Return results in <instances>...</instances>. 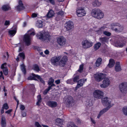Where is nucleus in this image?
Listing matches in <instances>:
<instances>
[{
	"label": "nucleus",
	"mask_w": 127,
	"mask_h": 127,
	"mask_svg": "<svg viewBox=\"0 0 127 127\" xmlns=\"http://www.w3.org/2000/svg\"><path fill=\"white\" fill-rule=\"evenodd\" d=\"M67 60L66 56H64L62 58V56H60L58 57H53L51 59V62L53 65H60L61 66H63Z\"/></svg>",
	"instance_id": "nucleus-1"
},
{
	"label": "nucleus",
	"mask_w": 127,
	"mask_h": 127,
	"mask_svg": "<svg viewBox=\"0 0 127 127\" xmlns=\"http://www.w3.org/2000/svg\"><path fill=\"white\" fill-rule=\"evenodd\" d=\"M125 42H120L118 41L116 42V43H113V45L116 47H122L125 45Z\"/></svg>",
	"instance_id": "nucleus-18"
},
{
	"label": "nucleus",
	"mask_w": 127,
	"mask_h": 127,
	"mask_svg": "<svg viewBox=\"0 0 127 127\" xmlns=\"http://www.w3.org/2000/svg\"><path fill=\"white\" fill-rule=\"evenodd\" d=\"M35 34L34 31L32 29L28 31L24 37L23 40L26 45L28 46L31 44V36Z\"/></svg>",
	"instance_id": "nucleus-2"
},
{
	"label": "nucleus",
	"mask_w": 127,
	"mask_h": 127,
	"mask_svg": "<svg viewBox=\"0 0 127 127\" xmlns=\"http://www.w3.org/2000/svg\"><path fill=\"white\" fill-rule=\"evenodd\" d=\"M74 102V100L73 99L72 97L71 96H69L65 100V104L68 106Z\"/></svg>",
	"instance_id": "nucleus-14"
},
{
	"label": "nucleus",
	"mask_w": 127,
	"mask_h": 127,
	"mask_svg": "<svg viewBox=\"0 0 127 127\" xmlns=\"http://www.w3.org/2000/svg\"><path fill=\"white\" fill-rule=\"evenodd\" d=\"M20 57L21 59H24L25 58V55L24 53H20L19 54Z\"/></svg>",
	"instance_id": "nucleus-41"
},
{
	"label": "nucleus",
	"mask_w": 127,
	"mask_h": 127,
	"mask_svg": "<svg viewBox=\"0 0 127 127\" xmlns=\"http://www.w3.org/2000/svg\"><path fill=\"white\" fill-rule=\"evenodd\" d=\"M54 12L52 9H50L48 11L46 16L48 18H51L54 16Z\"/></svg>",
	"instance_id": "nucleus-25"
},
{
	"label": "nucleus",
	"mask_w": 127,
	"mask_h": 127,
	"mask_svg": "<svg viewBox=\"0 0 127 127\" xmlns=\"http://www.w3.org/2000/svg\"><path fill=\"white\" fill-rule=\"evenodd\" d=\"M54 80L52 78H50L48 81V84L49 85H51L53 83Z\"/></svg>",
	"instance_id": "nucleus-44"
},
{
	"label": "nucleus",
	"mask_w": 127,
	"mask_h": 127,
	"mask_svg": "<svg viewBox=\"0 0 127 127\" xmlns=\"http://www.w3.org/2000/svg\"><path fill=\"white\" fill-rule=\"evenodd\" d=\"M65 26L66 30H69L73 27V24L72 22L69 21L66 22Z\"/></svg>",
	"instance_id": "nucleus-15"
},
{
	"label": "nucleus",
	"mask_w": 127,
	"mask_h": 127,
	"mask_svg": "<svg viewBox=\"0 0 127 127\" xmlns=\"http://www.w3.org/2000/svg\"><path fill=\"white\" fill-rule=\"evenodd\" d=\"M105 27L104 26H103L100 28L99 31H104V29L105 28Z\"/></svg>",
	"instance_id": "nucleus-58"
},
{
	"label": "nucleus",
	"mask_w": 127,
	"mask_h": 127,
	"mask_svg": "<svg viewBox=\"0 0 127 127\" xmlns=\"http://www.w3.org/2000/svg\"><path fill=\"white\" fill-rule=\"evenodd\" d=\"M46 1L54 5L55 4L54 0H46Z\"/></svg>",
	"instance_id": "nucleus-46"
},
{
	"label": "nucleus",
	"mask_w": 127,
	"mask_h": 127,
	"mask_svg": "<svg viewBox=\"0 0 127 127\" xmlns=\"http://www.w3.org/2000/svg\"><path fill=\"white\" fill-rule=\"evenodd\" d=\"M82 44L83 48H88L91 47L93 45V43L89 40L85 39L83 41Z\"/></svg>",
	"instance_id": "nucleus-6"
},
{
	"label": "nucleus",
	"mask_w": 127,
	"mask_h": 127,
	"mask_svg": "<svg viewBox=\"0 0 127 127\" xmlns=\"http://www.w3.org/2000/svg\"><path fill=\"white\" fill-rule=\"evenodd\" d=\"M122 111L124 115L127 116V106L124 107L122 109Z\"/></svg>",
	"instance_id": "nucleus-35"
},
{
	"label": "nucleus",
	"mask_w": 127,
	"mask_h": 127,
	"mask_svg": "<svg viewBox=\"0 0 127 127\" xmlns=\"http://www.w3.org/2000/svg\"><path fill=\"white\" fill-rule=\"evenodd\" d=\"M57 14L58 15L62 16L64 14V12L63 11H61L58 12Z\"/></svg>",
	"instance_id": "nucleus-53"
},
{
	"label": "nucleus",
	"mask_w": 127,
	"mask_h": 127,
	"mask_svg": "<svg viewBox=\"0 0 127 127\" xmlns=\"http://www.w3.org/2000/svg\"><path fill=\"white\" fill-rule=\"evenodd\" d=\"M47 104L49 106L52 107H55L57 105V103L56 102L52 101H50L47 103Z\"/></svg>",
	"instance_id": "nucleus-20"
},
{
	"label": "nucleus",
	"mask_w": 127,
	"mask_h": 127,
	"mask_svg": "<svg viewBox=\"0 0 127 127\" xmlns=\"http://www.w3.org/2000/svg\"><path fill=\"white\" fill-rule=\"evenodd\" d=\"M103 34L105 35L108 36H110L111 35V33L110 32H108L105 31L104 32Z\"/></svg>",
	"instance_id": "nucleus-47"
},
{
	"label": "nucleus",
	"mask_w": 127,
	"mask_h": 127,
	"mask_svg": "<svg viewBox=\"0 0 127 127\" xmlns=\"http://www.w3.org/2000/svg\"><path fill=\"white\" fill-rule=\"evenodd\" d=\"M76 13L77 16L79 17L84 16L86 14V12L83 8H79L77 9Z\"/></svg>",
	"instance_id": "nucleus-10"
},
{
	"label": "nucleus",
	"mask_w": 127,
	"mask_h": 127,
	"mask_svg": "<svg viewBox=\"0 0 127 127\" xmlns=\"http://www.w3.org/2000/svg\"><path fill=\"white\" fill-rule=\"evenodd\" d=\"M55 82L57 84H58L60 83V81L59 80H58L55 81Z\"/></svg>",
	"instance_id": "nucleus-59"
},
{
	"label": "nucleus",
	"mask_w": 127,
	"mask_h": 127,
	"mask_svg": "<svg viewBox=\"0 0 127 127\" xmlns=\"http://www.w3.org/2000/svg\"><path fill=\"white\" fill-rule=\"evenodd\" d=\"M124 37H120L119 36H117L115 37V39L116 41L118 40V41H121L123 39Z\"/></svg>",
	"instance_id": "nucleus-39"
},
{
	"label": "nucleus",
	"mask_w": 127,
	"mask_h": 127,
	"mask_svg": "<svg viewBox=\"0 0 127 127\" xmlns=\"http://www.w3.org/2000/svg\"><path fill=\"white\" fill-rule=\"evenodd\" d=\"M44 53L46 54V55H48L49 53V52L48 50H46L45 51H44Z\"/></svg>",
	"instance_id": "nucleus-60"
},
{
	"label": "nucleus",
	"mask_w": 127,
	"mask_h": 127,
	"mask_svg": "<svg viewBox=\"0 0 127 127\" xmlns=\"http://www.w3.org/2000/svg\"><path fill=\"white\" fill-rule=\"evenodd\" d=\"M119 88L120 91L123 93H127V83H123L119 85Z\"/></svg>",
	"instance_id": "nucleus-7"
},
{
	"label": "nucleus",
	"mask_w": 127,
	"mask_h": 127,
	"mask_svg": "<svg viewBox=\"0 0 127 127\" xmlns=\"http://www.w3.org/2000/svg\"><path fill=\"white\" fill-rule=\"evenodd\" d=\"M20 66L21 70L22 72L24 74H25L26 73V71L24 65L23 64L21 65Z\"/></svg>",
	"instance_id": "nucleus-37"
},
{
	"label": "nucleus",
	"mask_w": 127,
	"mask_h": 127,
	"mask_svg": "<svg viewBox=\"0 0 127 127\" xmlns=\"http://www.w3.org/2000/svg\"><path fill=\"white\" fill-rule=\"evenodd\" d=\"M99 40L102 43H103L107 42L108 41V38L106 37L100 38Z\"/></svg>",
	"instance_id": "nucleus-28"
},
{
	"label": "nucleus",
	"mask_w": 127,
	"mask_h": 127,
	"mask_svg": "<svg viewBox=\"0 0 127 127\" xmlns=\"http://www.w3.org/2000/svg\"><path fill=\"white\" fill-rule=\"evenodd\" d=\"M86 81V79H80L78 81V84L75 87V90H77L78 88L82 86L83 83Z\"/></svg>",
	"instance_id": "nucleus-17"
},
{
	"label": "nucleus",
	"mask_w": 127,
	"mask_h": 127,
	"mask_svg": "<svg viewBox=\"0 0 127 127\" xmlns=\"http://www.w3.org/2000/svg\"><path fill=\"white\" fill-rule=\"evenodd\" d=\"M24 8V6L22 1L21 0H19V5L16 7L17 10L19 11L22 10Z\"/></svg>",
	"instance_id": "nucleus-22"
},
{
	"label": "nucleus",
	"mask_w": 127,
	"mask_h": 127,
	"mask_svg": "<svg viewBox=\"0 0 127 127\" xmlns=\"http://www.w3.org/2000/svg\"><path fill=\"white\" fill-rule=\"evenodd\" d=\"M101 2L99 1L98 0H95L92 3V5L94 7H99L101 4Z\"/></svg>",
	"instance_id": "nucleus-23"
},
{
	"label": "nucleus",
	"mask_w": 127,
	"mask_h": 127,
	"mask_svg": "<svg viewBox=\"0 0 127 127\" xmlns=\"http://www.w3.org/2000/svg\"><path fill=\"white\" fill-rule=\"evenodd\" d=\"M25 107L23 105H21L20 106V109L21 110H23L24 109Z\"/></svg>",
	"instance_id": "nucleus-55"
},
{
	"label": "nucleus",
	"mask_w": 127,
	"mask_h": 127,
	"mask_svg": "<svg viewBox=\"0 0 127 127\" xmlns=\"http://www.w3.org/2000/svg\"><path fill=\"white\" fill-rule=\"evenodd\" d=\"M105 76V75L100 73H97L94 75V77L95 80L98 82L101 80Z\"/></svg>",
	"instance_id": "nucleus-13"
},
{
	"label": "nucleus",
	"mask_w": 127,
	"mask_h": 127,
	"mask_svg": "<svg viewBox=\"0 0 127 127\" xmlns=\"http://www.w3.org/2000/svg\"><path fill=\"white\" fill-rule=\"evenodd\" d=\"M3 108L6 110H7L8 108V107L7 103L4 104L3 105Z\"/></svg>",
	"instance_id": "nucleus-48"
},
{
	"label": "nucleus",
	"mask_w": 127,
	"mask_h": 127,
	"mask_svg": "<svg viewBox=\"0 0 127 127\" xmlns=\"http://www.w3.org/2000/svg\"><path fill=\"white\" fill-rule=\"evenodd\" d=\"M43 23L41 20H38L37 22L36 26L39 28H42L43 27Z\"/></svg>",
	"instance_id": "nucleus-33"
},
{
	"label": "nucleus",
	"mask_w": 127,
	"mask_h": 127,
	"mask_svg": "<svg viewBox=\"0 0 127 127\" xmlns=\"http://www.w3.org/2000/svg\"><path fill=\"white\" fill-rule=\"evenodd\" d=\"M40 55H42L43 57H44L45 56V55H43V52H40Z\"/></svg>",
	"instance_id": "nucleus-63"
},
{
	"label": "nucleus",
	"mask_w": 127,
	"mask_h": 127,
	"mask_svg": "<svg viewBox=\"0 0 127 127\" xmlns=\"http://www.w3.org/2000/svg\"><path fill=\"white\" fill-rule=\"evenodd\" d=\"M57 43L61 46L64 45L66 43V39L63 36H60L57 38Z\"/></svg>",
	"instance_id": "nucleus-9"
},
{
	"label": "nucleus",
	"mask_w": 127,
	"mask_h": 127,
	"mask_svg": "<svg viewBox=\"0 0 127 127\" xmlns=\"http://www.w3.org/2000/svg\"><path fill=\"white\" fill-rule=\"evenodd\" d=\"M102 59L101 58H98L97 59L95 64V65L96 67L99 66L101 64Z\"/></svg>",
	"instance_id": "nucleus-31"
},
{
	"label": "nucleus",
	"mask_w": 127,
	"mask_h": 127,
	"mask_svg": "<svg viewBox=\"0 0 127 127\" xmlns=\"http://www.w3.org/2000/svg\"><path fill=\"white\" fill-rule=\"evenodd\" d=\"M41 95H39L37 96V101L36 103V104L37 105H39V103H41Z\"/></svg>",
	"instance_id": "nucleus-36"
},
{
	"label": "nucleus",
	"mask_w": 127,
	"mask_h": 127,
	"mask_svg": "<svg viewBox=\"0 0 127 127\" xmlns=\"http://www.w3.org/2000/svg\"><path fill=\"white\" fill-rule=\"evenodd\" d=\"M79 78V75L76 74H74L73 76V81L74 82H77Z\"/></svg>",
	"instance_id": "nucleus-29"
},
{
	"label": "nucleus",
	"mask_w": 127,
	"mask_h": 127,
	"mask_svg": "<svg viewBox=\"0 0 127 127\" xmlns=\"http://www.w3.org/2000/svg\"><path fill=\"white\" fill-rule=\"evenodd\" d=\"M51 89V87H49L48 88L46 89L43 92V94L44 95H46L48 91Z\"/></svg>",
	"instance_id": "nucleus-40"
},
{
	"label": "nucleus",
	"mask_w": 127,
	"mask_h": 127,
	"mask_svg": "<svg viewBox=\"0 0 127 127\" xmlns=\"http://www.w3.org/2000/svg\"><path fill=\"white\" fill-rule=\"evenodd\" d=\"M115 69L117 71H120L121 70V68L120 66V63L119 62H117L116 63Z\"/></svg>",
	"instance_id": "nucleus-27"
},
{
	"label": "nucleus",
	"mask_w": 127,
	"mask_h": 127,
	"mask_svg": "<svg viewBox=\"0 0 127 127\" xmlns=\"http://www.w3.org/2000/svg\"><path fill=\"white\" fill-rule=\"evenodd\" d=\"M101 43L98 42L96 43L94 45V48L95 50H96L98 49L101 46Z\"/></svg>",
	"instance_id": "nucleus-32"
},
{
	"label": "nucleus",
	"mask_w": 127,
	"mask_h": 127,
	"mask_svg": "<svg viewBox=\"0 0 127 127\" xmlns=\"http://www.w3.org/2000/svg\"><path fill=\"white\" fill-rule=\"evenodd\" d=\"M12 110V109H10L8 110L5 112V113L7 114H9L11 111Z\"/></svg>",
	"instance_id": "nucleus-54"
},
{
	"label": "nucleus",
	"mask_w": 127,
	"mask_h": 127,
	"mask_svg": "<svg viewBox=\"0 0 127 127\" xmlns=\"http://www.w3.org/2000/svg\"><path fill=\"white\" fill-rule=\"evenodd\" d=\"M4 57L5 58H7L8 57V52H6L5 53L4 56Z\"/></svg>",
	"instance_id": "nucleus-56"
},
{
	"label": "nucleus",
	"mask_w": 127,
	"mask_h": 127,
	"mask_svg": "<svg viewBox=\"0 0 127 127\" xmlns=\"http://www.w3.org/2000/svg\"><path fill=\"white\" fill-rule=\"evenodd\" d=\"M64 122L63 120L60 118H57L55 121L56 124L58 126L62 125Z\"/></svg>",
	"instance_id": "nucleus-26"
},
{
	"label": "nucleus",
	"mask_w": 127,
	"mask_h": 127,
	"mask_svg": "<svg viewBox=\"0 0 127 127\" xmlns=\"http://www.w3.org/2000/svg\"><path fill=\"white\" fill-rule=\"evenodd\" d=\"M110 99L107 97H105L102 98L101 102L103 105L110 107Z\"/></svg>",
	"instance_id": "nucleus-11"
},
{
	"label": "nucleus",
	"mask_w": 127,
	"mask_h": 127,
	"mask_svg": "<svg viewBox=\"0 0 127 127\" xmlns=\"http://www.w3.org/2000/svg\"><path fill=\"white\" fill-rule=\"evenodd\" d=\"M112 29L116 32H120L122 31L123 27L119 23H114L112 24Z\"/></svg>",
	"instance_id": "nucleus-5"
},
{
	"label": "nucleus",
	"mask_w": 127,
	"mask_h": 127,
	"mask_svg": "<svg viewBox=\"0 0 127 127\" xmlns=\"http://www.w3.org/2000/svg\"><path fill=\"white\" fill-rule=\"evenodd\" d=\"M2 9L4 11H6L10 9V8L8 5H4L2 7Z\"/></svg>",
	"instance_id": "nucleus-34"
},
{
	"label": "nucleus",
	"mask_w": 127,
	"mask_h": 127,
	"mask_svg": "<svg viewBox=\"0 0 127 127\" xmlns=\"http://www.w3.org/2000/svg\"><path fill=\"white\" fill-rule=\"evenodd\" d=\"M73 80H72L71 79H70L66 81V83L67 84H70L72 85L74 84Z\"/></svg>",
	"instance_id": "nucleus-43"
},
{
	"label": "nucleus",
	"mask_w": 127,
	"mask_h": 127,
	"mask_svg": "<svg viewBox=\"0 0 127 127\" xmlns=\"http://www.w3.org/2000/svg\"><path fill=\"white\" fill-rule=\"evenodd\" d=\"M26 113L25 112H23L22 113V115L23 117H25L26 116Z\"/></svg>",
	"instance_id": "nucleus-61"
},
{
	"label": "nucleus",
	"mask_w": 127,
	"mask_h": 127,
	"mask_svg": "<svg viewBox=\"0 0 127 127\" xmlns=\"http://www.w3.org/2000/svg\"><path fill=\"white\" fill-rule=\"evenodd\" d=\"M3 109H4L2 108V109L1 110V114H3L4 112Z\"/></svg>",
	"instance_id": "nucleus-64"
},
{
	"label": "nucleus",
	"mask_w": 127,
	"mask_h": 127,
	"mask_svg": "<svg viewBox=\"0 0 127 127\" xmlns=\"http://www.w3.org/2000/svg\"><path fill=\"white\" fill-rule=\"evenodd\" d=\"M70 124H68L67 125L68 127H78L75 125L74 123L72 122H70Z\"/></svg>",
	"instance_id": "nucleus-38"
},
{
	"label": "nucleus",
	"mask_w": 127,
	"mask_h": 127,
	"mask_svg": "<svg viewBox=\"0 0 127 127\" xmlns=\"http://www.w3.org/2000/svg\"><path fill=\"white\" fill-rule=\"evenodd\" d=\"M37 38L42 41L45 40L50 41L51 36L47 32L42 31L38 33L36 35Z\"/></svg>",
	"instance_id": "nucleus-3"
},
{
	"label": "nucleus",
	"mask_w": 127,
	"mask_h": 127,
	"mask_svg": "<svg viewBox=\"0 0 127 127\" xmlns=\"http://www.w3.org/2000/svg\"><path fill=\"white\" fill-rule=\"evenodd\" d=\"M33 69L37 72H38L39 70V69L37 65H35L33 66Z\"/></svg>",
	"instance_id": "nucleus-42"
},
{
	"label": "nucleus",
	"mask_w": 127,
	"mask_h": 127,
	"mask_svg": "<svg viewBox=\"0 0 127 127\" xmlns=\"http://www.w3.org/2000/svg\"><path fill=\"white\" fill-rule=\"evenodd\" d=\"M111 68V59H110L109 60V63L107 65L106 68Z\"/></svg>",
	"instance_id": "nucleus-49"
},
{
	"label": "nucleus",
	"mask_w": 127,
	"mask_h": 127,
	"mask_svg": "<svg viewBox=\"0 0 127 127\" xmlns=\"http://www.w3.org/2000/svg\"><path fill=\"white\" fill-rule=\"evenodd\" d=\"M110 108V107H107L106 108H104L100 112L99 114L97 116V118H99L102 115L104 114Z\"/></svg>",
	"instance_id": "nucleus-21"
},
{
	"label": "nucleus",
	"mask_w": 127,
	"mask_h": 127,
	"mask_svg": "<svg viewBox=\"0 0 127 127\" xmlns=\"http://www.w3.org/2000/svg\"><path fill=\"white\" fill-rule=\"evenodd\" d=\"M83 64L80 65L79 67V68L78 70V71L80 72H82L83 70Z\"/></svg>",
	"instance_id": "nucleus-45"
},
{
	"label": "nucleus",
	"mask_w": 127,
	"mask_h": 127,
	"mask_svg": "<svg viewBox=\"0 0 127 127\" xmlns=\"http://www.w3.org/2000/svg\"><path fill=\"white\" fill-rule=\"evenodd\" d=\"M104 95L103 92L99 90H95L93 93V95L95 98L99 99L101 98Z\"/></svg>",
	"instance_id": "nucleus-8"
},
{
	"label": "nucleus",
	"mask_w": 127,
	"mask_h": 127,
	"mask_svg": "<svg viewBox=\"0 0 127 127\" xmlns=\"http://www.w3.org/2000/svg\"><path fill=\"white\" fill-rule=\"evenodd\" d=\"M112 67L114 66L115 64V62L112 59Z\"/></svg>",
	"instance_id": "nucleus-57"
},
{
	"label": "nucleus",
	"mask_w": 127,
	"mask_h": 127,
	"mask_svg": "<svg viewBox=\"0 0 127 127\" xmlns=\"http://www.w3.org/2000/svg\"><path fill=\"white\" fill-rule=\"evenodd\" d=\"M35 125L36 127H41L39 123L37 122H36L35 123Z\"/></svg>",
	"instance_id": "nucleus-52"
},
{
	"label": "nucleus",
	"mask_w": 127,
	"mask_h": 127,
	"mask_svg": "<svg viewBox=\"0 0 127 127\" xmlns=\"http://www.w3.org/2000/svg\"><path fill=\"white\" fill-rule=\"evenodd\" d=\"M38 14L36 13H33L32 15V18H35L37 16Z\"/></svg>",
	"instance_id": "nucleus-51"
},
{
	"label": "nucleus",
	"mask_w": 127,
	"mask_h": 127,
	"mask_svg": "<svg viewBox=\"0 0 127 127\" xmlns=\"http://www.w3.org/2000/svg\"><path fill=\"white\" fill-rule=\"evenodd\" d=\"M14 29V30H10L8 31L9 34L10 36H14L16 32L17 27L16 26Z\"/></svg>",
	"instance_id": "nucleus-24"
},
{
	"label": "nucleus",
	"mask_w": 127,
	"mask_h": 127,
	"mask_svg": "<svg viewBox=\"0 0 127 127\" xmlns=\"http://www.w3.org/2000/svg\"><path fill=\"white\" fill-rule=\"evenodd\" d=\"M110 79L108 78H105L103 81V83L100 85L101 88H105L108 87L110 84Z\"/></svg>",
	"instance_id": "nucleus-12"
},
{
	"label": "nucleus",
	"mask_w": 127,
	"mask_h": 127,
	"mask_svg": "<svg viewBox=\"0 0 127 127\" xmlns=\"http://www.w3.org/2000/svg\"><path fill=\"white\" fill-rule=\"evenodd\" d=\"M91 14L93 17L99 19L103 18L104 16V14L99 9L93 10Z\"/></svg>",
	"instance_id": "nucleus-4"
},
{
	"label": "nucleus",
	"mask_w": 127,
	"mask_h": 127,
	"mask_svg": "<svg viewBox=\"0 0 127 127\" xmlns=\"http://www.w3.org/2000/svg\"><path fill=\"white\" fill-rule=\"evenodd\" d=\"M6 64L4 63L1 65V68L3 69L4 74L5 75H6L8 74V70L7 68L6 67Z\"/></svg>",
	"instance_id": "nucleus-19"
},
{
	"label": "nucleus",
	"mask_w": 127,
	"mask_h": 127,
	"mask_svg": "<svg viewBox=\"0 0 127 127\" xmlns=\"http://www.w3.org/2000/svg\"><path fill=\"white\" fill-rule=\"evenodd\" d=\"M91 121L92 123H93L94 124H95V120H93L92 119V118H91Z\"/></svg>",
	"instance_id": "nucleus-62"
},
{
	"label": "nucleus",
	"mask_w": 127,
	"mask_h": 127,
	"mask_svg": "<svg viewBox=\"0 0 127 127\" xmlns=\"http://www.w3.org/2000/svg\"><path fill=\"white\" fill-rule=\"evenodd\" d=\"M32 75L33 77L31 76L29 77L28 78V79L29 80H32L34 79V77H36L38 79L40 80L41 82L44 84H45V82L41 78L40 76L38 75H36L35 74H32Z\"/></svg>",
	"instance_id": "nucleus-16"
},
{
	"label": "nucleus",
	"mask_w": 127,
	"mask_h": 127,
	"mask_svg": "<svg viewBox=\"0 0 127 127\" xmlns=\"http://www.w3.org/2000/svg\"><path fill=\"white\" fill-rule=\"evenodd\" d=\"M10 22L9 21L6 20L4 23V25L5 26H8L10 25Z\"/></svg>",
	"instance_id": "nucleus-50"
},
{
	"label": "nucleus",
	"mask_w": 127,
	"mask_h": 127,
	"mask_svg": "<svg viewBox=\"0 0 127 127\" xmlns=\"http://www.w3.org/2000/svg\"><path fill=\"white\" fill-rule=\"evenodd\" d=\"M6 122L4 117L2 116L1 118V125L2 127H5L6 126Z\"/></svg>",
	"instance_id": "nucleus-30"
}]
</instances>
